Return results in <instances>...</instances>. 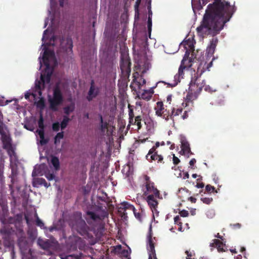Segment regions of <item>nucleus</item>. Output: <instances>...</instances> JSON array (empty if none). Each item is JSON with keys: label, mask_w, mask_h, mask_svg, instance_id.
I'll return each instance as SVG.
<instances>
[{"label": "nucleus", "mask_w": 259, "mask_h": 259, "mask_svg": "<svg viewBox=\"0 0 259 259\" xmlns=\"http://www.w3.org/2000/svg\"><path fill=\"white\" fill-rule=\"evenodd\" d=\"M182 111V108L176 109L175 108H172L171 111V119L174 122H175V120H176L175 117L179 116L180 114H181Z\"/></svg>", "instance_id": "nucleus-25"}, {"label": "nucleus", "mask_w": 259, "mask_h": 259, "mask_svg": "<svg viewBox=\"0 0 259 259\" xmlns=\"http://www.w3.org/2000/svg\"><path fill=\"white\" fill-rule=\"evenodd\" d=\"M95 90L94 85L92 84L90 88L88 95L87 97V99L89 101H92L94 98L97 96V93H95Z\"/></svg>", "instance_id": "nucleus-26"}, {"label": "nucleus", "mask_w": 259, "mask_h": 259, "mask_svg": "<svg viewBox=\"0 0 259 259\" xmlns=\"http://www.w3.org/2000/svg\"><path fill=\"white\" fill-rule=\"evenodd\" d=\"M141 0H136V4L135 5V10L136 13L139 14V7L141 4Z\"/></svg>", "instance_id": "nucleus-46"}, {"label": "nucleus", "mask_w": 259, "mask_h": 259, "mask_svg": "<svg viewBox=\"0 0 259 259\" xmlns=\"http://www.w3.org/2000/svg\"><path fill=\"white\" fill-rule=\"evenodd\" d=\"M119 209L120 212H121L122 210H123V212L124 213V211H126L127 209L135 211V208L133 205L131 204L130 203L127 202H123L121 204V205L119 207Z\"/></svg>", "instance_id": "nucleus-21"}, {"label": "nucleus", "mask_w": 259, "mask_h": 259, "mask_svg": "<svg viewBox=\"0 0 259 259\" xmlns=\"http://www.w3.org/2000/svg\"><path fill=\"white\" fill-rule=\"evenodd\" d=\"M213 242L210 243V246L211 247H214L215 246L217 248L218 251L219 252H223L225 251V250L222 247L223 242L218 239H213Z\"/></svg>", "instance_id": "nucleus-22"}, {"label": "nucleus", "mask_w": 259, "mask_h": 259, "mask_svg": "<svg viewBox=\"0 0 259 259\" xmlns=\"http://www.w3.org/2000/svg\"><path fill=\"white\" fill-rule=\"evenodd\" d=\"M152 19L151 18H148V21H147V27H148V31L149 35V37H150L151 36V33L152 31Z\"/></svg>", "instance_id": "nucleus-38"}, {"label": "nucleus", "mask_w": 259, "mask_h": 259, "mask_svg": "<svg viewBox=\"0 0 259 259\" xmlns=\"http://www.w3.org/2000/svg\"><path fill=\"white\" fill-rule=\"evenodd\" d=\"M37 133L40 138V143L41 145H45L48 142V140L45 138V132L42 130H37Z\"/></svg>", "instance_id": "nucleus-27"}, {"label": "nucleus", "mask_w": 259, "mask_h": 259, "mask_svg": "<svg viewBox=\"0 0 259 259\" xmlns=\"http://www.w3.org/2000/svg\"><path fill=\"white\" fill-rule=\"evenodd\" d=\"M70 120V118L67 116H63V120L60 123L61 130H64L66 127Z\"/></svg>", "instance_id": "nucleus-33"}, {"label": "nucleus", "mask_w": 259, "mask_h": 259, "mask_svg": "<svg viewBox=\"0 0 259 259\" xmlns=\"http://www.w3.org/2000/svg\"><path fill=\"white\" fill-rule=\"evenodd\" d=\"M161 114L162 115L160 116V117L164 119L166 121L171 119V112H170L169 110L167 109H164Z\"/></svg>", "instance_id": "nucleus-30"}, {"label": "nucleus", "mask_w": 259, "mask_h": 259, "mask_svg": "<svg viewBox=\"0 0 259 259\" xmlns=\"http://www.w3.org/2000/svg\"><path fill=\"white\" fill-rule=\"evenodd\" d=\"M186 68H189L187 65L182 64V63H181V65L179 67L178 70V73L175 75V82L174 83L171 84L169 83H167L163 81H159L157 83L160 82L163 83L165 84H167L168 87H174L176 86L178 82H180L179 80L177 81V80L178 79V78H179L180 76H182L184 75V70Z\"/></svg>", "instance_id": "nucleus-12"}, {"label": "nucleus", "mask_w": 259, "mask_h": 259, "mask_svg": "<svg viewBox=\"0 0 259 259\" xmlns=\"http://www.w3.org/2000/svg\"><path fill=\"white\" fill-rule=\"evenodd\" d=\"M148 242L147 250L148 251V259H157L156 255L154 243L152 240V236L149 234L148 236Z\"/></svg>", "instance_id": "nucleus-14"}, {"label": "nucleus", "mask_w": 259, "mask_h": 259, "mask_svg": "<svg viewBox=\"0 0 259 259\" xmlns=\"http://www.w3.org/2000/svg\"><path fill=\"white\" fill-rule=\"evenodd\" d=\"M196 159L195 158H192L190 161L189 164L191 166V168H194V167H193V166H194V165L196 163Z\"/></svg>", "instance_id": "nucleus-57"}, {"label": "nucleus", "mask_w": 259, "mask_h": 259, "mask_svg": "<svg viewBox=\"0 0 259 259\" xmlns=\"http://www.w3.org/2000/svg\"><path fill=\"white\" fill-rule=\"evenodd\" d=\"M74 105L73 104L66 106L64 108V112L66 115H69L70 113L73 112L74 110Z\"/></svg>", "instance_id": "nucleus-35"}, {"label": "nucleus", "mask_w": 259, "mask_h": 259, "mask_svg": "<svg viewBox=\"0 0 259 259\" xmlns=\"http://www.w3.org/2000/svg\"><path fill=\"white\" fill-rule=\"evenodd\" d=\"M180 214L182 217H186L188 215L189 213L187 210H183L180 212Z\"/></svg>", "instance_id": "nucleus-53"}, {"label": "nucleus", "mask_w": 259, "mask_h": 259, "mask_svg": "<svg viewBox=\"0 0 259 259\" xmlns=\"http://www.w3.org/2000/svg\"><path fill=\"white\" fill-rule=\"evenodd\" d=\"M37 243L41 248L44 250H47L53 248L54 245L57 243V241L47 239H43L39 238L37 239Z\"/></svg>", "instance_id": "nucleus-13"}, {"label": "nucleus", "mask_w": 259, "mask_h": 259, "mask_svg": "<svg viewBox=\"0 0 259 259\" xmlns=\"http://www.w3.org/2000/svg\"><path fill=\"white\" fill-rule=\"evenodd\" d=\"M54 56V53L53 52V51H51L48 49H46L44 51V55L42 56V60L47 68L50 67L49 58L51 57H53Z\"/></svg>", "instance_id": "nucleus-18"}, {"label": "nucleus", "mask_w": 259, "mask_h": 259, "mask_svg": "<svg viewBox=\"0 0 259 259\" xmlns=\"http://www.w3.org/2000/svg\"><path fill=\"white\" fill-rule=\"evenodd\" d=\"M181 149L184 154L191 153L190 145L187 141H183L182 142Z\"/></svg>", "instance_id": "nucleus-23"}, {"label": "nucleus", "mask_w": 259, "mask_h": 259, "mask_svg": "<svg viewBox=\"0 0 259 259\" xmlns=\"http://www.w3.org/2000/svg\"><path fill=\"white\" fill-rule=\"evenodd\" d=\"M45 176L46 178L49 181L53 180L55 178V175L53 173L46 174L45 175Z\"/></svg>", "instance_id": "nucleus-50"}, {"label": "nucleus", "mask_w": 259, "mask_h": 259, "mask_svg": "<svg viewBox=\"0 0 259 259\" xmlns=\"http://www.w3.org/2000/svg\"><path fill=\"white\" fill-rule=\"evenodd\" d=\"M51 163L54 167L55 170H58L60 168V162L59 158L56 156H52Z\"/></svg>", "instance_id": "nucleus-28"}, {"label": "nucleus", "mask_w": 259, "mask_h": 259, "mask_svg": "<svg viewBox=\"0 0 259 259\" xmlns=\"http://www.w3.org/2000/svg\"><path fill=\"white\" fill-rule=\"evenodd\" d=\"M61 46L62 48L67 53L72 51V40L70 38H67L66 40V46H63V42H61Z\"/></svg>", "instance_id": "nucleus-20"}, {"label": "nucleus", "mask_w": 259, "mask_h": 259, "mask_svg": "<svg viewBox=\"0 0 259 259\" xmlns=\"http://www.w3.org/2000/svg\"><path fill=\"white\" fill-rule=\"evenodd\" d=\"M101 130L103 132L105 131V130L108 128V123L107 122H103L101 123Z\"/></svg>", "instance_id": "nucleus-47"}, {"label": "nucleus", "mask_w": 259, "mask_h": 259, "mask_svg": "<svg viewBox=\"0 0 259 259\" xmlns=\"http://www.w3.org/2000/svg\"><path fill=\"white\" fill-rule=\"evenodd\" d=\"M167 145H170V149L172 150L175 148V144H171V143L170 141L167 142Z\"/></svg>", "instance_id": "nucleus-61"}, {"label": "nucleus", "mask_w": 259, "mask_h": 259, "mask_svg": "<svg viewBox=\"0 0 259 259\" xmlns=\"http://www.w3.org/2000/svg\"><path fill=\"white\" fill-rule=\"evenodd\" d=\"M148 18L152 19V12L151 11V1L149 2V5L148 6Z\"/></svg>", "instance_id": "nucleus-48"}, {"label": "nucleus", "mask_w": 259, "mask_h": 259, "mask_svg": "<svg viewBox=\"0 0 259 259\" xmlns=\"http://www.w3.org/2000/svg\"><path fill=\"white\" fill-rule=\"evenodd\" d=\"M131 62L128 56L126 54L121 55L120 67L121 73L124 77H128L131 71Z\"/></svg>", "instance_id": "nucleus-7"}, {"label": "nucleus", "mask_w": 259, "mask_h": 259, "mask_svg": "<svg viewBox=\"0 0 259 259\" xmlns=\"http://www.w3.org/2000/svg\"><path fill=\"white\" fill-rule=\"evenodd\" d=\"M35 88L36 90L40 91L44 88L42 87V82L41 81L40 79V80L37 81V82H35Z\"/></svg>", "instance_id": "nucleus-42"}, {"label": "nucleus", "mask_w": 259, "mask_h": 259, "mask_svg": "<svg viewBox=\"0 0 259 259\" xmlns=\"http://www.w3.org/2000/svg\"><path fill=\"white\" fill-rule=\"evenodd\" d=\"M3 148L7 151V154L10 157V161L11 163L18 161V157L15 152V148L13 146L12 141L2 144Z\"/></svg>", "instance_id": "nucleus-10"}, {"label": "nucleus", "mask_w": 259, "mask_h": 259, "mask_svg": "<svg viewBox=\"0 0 259 259\" xmlns=\"http://www.w3.org/2000/svg\"><path fill=\"white\" fill-rule=\"evenodd\" d=\"M2 233L5 234V236L3 237L5 245L9 246L11 244L10 234L6 233L5 231H2Z\"/></svg>", "instance_id": "nucleus-32"}, {"label": "nucleus", "mask_w": 259, "mask_h": 259, "mask_svg": "<svg viewBox=\"0 0 259 259\" xmlns=\"http://www.w3.org/2000/svg\"><path fill=\"white\" fill-rule=\"evenodd\" d=\"M153 91L152 90H144L141 95V98L145 100H149L152 98Z\"/></svg>", "instance_id": "nucleus-24"}, {"label": "nucleus", "mask_w": 259, "mask_h": 259, "mask_svg": "<svg viewBox=\"0 0 259 259\" xmlns=\"http://www.w3.org/2000/svg\"><path fill=\"white\" fill-rule=\"evenodd\" d=\"M230 226L233 228V229H240L241 227V225L239 223H236V224H231L230 225Z\"/></svg>", "instance_id": "nucleus-55"}, {"label": "nucleus", "mask_w": 259, "mask_h": 259, "mask_svg": "<svg viewBox=\"0 0 259 259\" xmlns=\"http://www.w3.org/2000/svg\"><path fill=\"white\" fill-rule=\"evenodd\" d=\"M142 117L141 116H137L134 119V125H137L138 129L140 130L142 127Z\"/></svg>", "instance_id": "nucleus-36"}, {"label": "nucleus", "mask_w": 259, "mask_h": 259, "mask_svg": "<svg viewBox=\"0 0 259 259\" xmlns=\"http://www.w3.org/2000/svg\"><path fill=\"white\" fill-rule=\"evenodd\" d=\"M188 200H190L192 203H195L196 202V199L193 197H190L188 198Z\"/></svg>", "instance_id": "nucleus-62"}, {"label": "nucleus", "mask_w": 259, "mask_h": 259, "mask_svg": "<svg viewBox=\"0 0 259 259\" xmlns=\"http://www.w3.org/2000/svg\"><path fill=\"white\" fill-rule=\"evenodd\" d=\"M198 76L196 77L194 76L190 83L189 91L185 99L186 105L189 103H192L194 100L197 98L204 85V80H201Z\"/></svg>", "instance_id": "nucleus-2"}, {"label": "nucleus", "mask_w": 259, "mask_h": 259, "mask_svg": "<svg viewBox=\"0 0 259 259\" xmlns=\"http://www.w3.org/2000/svg\"><path fill=\"white\" fill-rule=\"evenodd\" d=\"M64 138V132H61L57 134L54 138V143L55 145H57L59 144L60 142V140Z\"/></svg>", "instance_id": "nucleus-34"}, {"label": "nucleus", "mask_w": 259, "mask_h": 259, "mask_svg": "<svg viewBox=\"0 0 259 259\" xmlns=\"http://www.w3.org/2000/svg\"><path fill=\"white\" fill-rule=\"evenodd\" d=\"M0 135L2 144L12 141L9 131L7 125L3 122L0 123Z\"/></svg>", "instance_id": "nucleus-11"}, {"label": "nucleus", "mask_w": 259, "mask_h": 259, "mask_svg": "<svg viewBox=\"0 0 259 259\" xmlns=\"http://www.w3.org/2000/svg\"><path fill=\"white\" fill-rule=\"evenodd\" d=\"M180 218L179 215H177L174 218V222L176 224H177L178 225H180L181 226L182 223L180 222Z\"/></svg>", "instance_id": "nucleus-52"}, {"label": "nucleus", "mask_w": 259, "mask_h": 259, "mask_svg": "<svg viewBox=\"0 0 259 259\" xmlns=\"http://www.w3.org/2000/svg\"><path fill=\"white\" fill-rule=\"evenodd\" d=\"M185 253L187 255V259H191V257L192 256V253L188 250H186Z\"/></svg>", "instance_id": "nucleus-59"}, {"label": "nucleus", "mask_w": 259, "mask_h": 259, "mask_svg": "<svg viewBox=\"0 0 259 259\" xmlns=\"http://www.w3.org/2000/svg\"><path fill=\"white\" fill-rule=\"evenodd\" d=\"M35 183L38 185H43L46 188H48L49 186H50V184H48L45 179L42 178H38L36 179Z\"/></svg>", "instance_id": "nucleus-29"}, {"label": "nucleus", "mask_w": 259, "mask_h": 259, "mask_svg": "<svg viewBox=\"0 0 259 259\" xmlns=\"http://www.w3.org/2000/svg\"><path fill=\"white\" fill-rule=\"evenodd\" d=\"M181 45H183L185 49L186 50L183 58L181 61L182 64H186L188 66V67H191L192 65V63L195 61V59H196L199 61H201L200 65L198 68V71L197 73V75H199V76H200L204 71L203 68L201 69V65L203 64V62H201L202 60L201 58H192L189 57L190 51L187 49V46H188V47L190 48V49H194V46L193 44H191L190 42L189 43L188 41L186 40L182 42L181 44Z\"/></svg>", "instance_id": "nucleus-5"}, {"label": "nucleus", "mask_w": 259, "mask_h": 259, "mask_svg": "<svg viewBox=\"0 0 259 259\" xmlns=\"http://www.w3.org/2000/svg\"><path fill=\"white\" fill-rule=\"evenodd\" d=\"M69 225L73 231H76L81 236H89L90 228L82 219L81 213L73 215L69 222Z\"/></svg>", "instance_id": "nucleus-3"}, {"label": "nucleus", "mask_w": 259, "mask_h": 259, "mask_svg": "<svg viewBox=\"0 0 259 259\" xmlns=\"http://www.w3.org/2000/svg\"><path fill=\"white\" fill-rule=\"evenodd\" d=\"M201 200L205 204H209L212 201L213 199L211 197H203L201 198Z\"/></svg>", "instance_id": "nucleus-41"}, {"label": "nucleus", "mask_w": 259, "mask_h": 259, "mask_svg": "<svg viewBox=\"0 0 259 259\" xmlns=\"http://www.w3.org/2000/svg\"><path fill=\"white\" fill-rule=\"evenodd\" d=\"M16 220L17 221H21L22 219V215L21 214H17L16 215Z\"/></svg>", "instance_id": "nucleus-58"}, {"label": "nucleus", "mask_w": 259, "mask_h": 259, "mask_svg": "<svg viewBox=\"0 0 259 259\" xmlns=\"http://www.w3.org/2000/svg\"><path fill=\"white\" fill-rule=\"evenodd\" d=\"M60 127V124L58 122H54L52 124V129L55 132L59 131Z\"/></svg>", "instance_id": "nucleus-39"}, {"label": "nucleus", "mask_w": 259, "mask_h": 259, "mask_svg": "<svg viewBox=\"0 0 259 259\" xmlns=\"http://www.w3.org/2000/svg\"><path fill=\"white\" fill-rule=\"evenodd\" d=\"M189 178V175L188 172H184L183 174V179H186Z\"/></svg>", "instance_id": "nucleus-64"}, {"label": "nucleus", "mask_w": 259, "mask_h": 259, "mask_svg": "<svg viewBox=\"0 0 259 259\" xmlns=\"http://www.w3.org/2000/svg\"><path fill=\"white\" fill-rule=\"evenodd\" d=\"M108 211L105 208V209L101 210V211H100L98 214L93 211L88 210L86 212L84 218L88 223L90 224L92 221H93L94 222L102 221L105 218H108Z\"/></svg>", "instance_id": "nucleus-6"}, {"label": "nucleus", "mask_w": 259, "mask_h": 259, "mask_svg": "<svg viewBox=\"0 0 259 259\" xmlns=\"http://www.w3.org/2000/svg\"><path fill=\"white\" fill-rule=\"evenodd\" d=\"M80 239V238H76L75 239V244L71 245V248H72V249L73 250L76 249L77 247H78L80 249V247L78 246V245H77L78 243L79 242Z\"/></svg>", "instance_id": "nucleus-44"}, {"label": "nucleus", "mask_w": 259, "mask_h": 259, "mask_svg": "<svg viewBox=\"0 0 259 259\" xmlns=\"http://www.w3.org/2000/svg\"><path fill=\"white\" fill-rule=\"evenodd\" d=\"M236 10L235 2L230 5L225 0H214L207 6L201 24L196 28L198 35L203 38L209 34L219 33Z\"/></svg>", "instance_id": "nucleus-1"}, {"label": "nucleus", "mask_w": 259, "mask_h": 259, "mask_svg": "<svg viewBox=\"0 0 259 259\" xmlns=\"http://www.w3.org/2000/svg\"><path fill=\"white\" fill-rule=\"evenodd\" d=\"M188 117V112H187V111H185L184 112L183 114L181 116L180 118H181V119L184 120V119L187 118Z\"/></svg>", "instance_id": "nucleus-56"}, {"label": "nucleus", "mask_w": 259, "mask_h": 259, "mask_svg": "<svg viewBox=\"0 0 259 259\" xmlns=\"http://www.w3.org/2000/svg\"><path fill=\"white\" fill-rule=\"evenodd\" d=\"M160 143L157 142L155 145L151 148L148 154L146 156V158L149 162H152L153 160H157L158 163H164L163 161V158L161 155H158L156 149L159 146Z\"/></svg>", "instance_id": "nucleus-9"}, {"label": "nucleus", "mask_w": 259, "mask_h": 259, "mask_svg": "<svg viewBox=\"0 0 259 259\" xmlns=\"http://www.w3.org/2000/svg\"><path fill=\"white\" fill-rule=\"evenodd\" d=\"M140 80H141V82H139V85H144V84H145L146 83V80L144 78L141 77L140 78Z\"/></svg>", "instance_id": "nucleus-60"}, {"label": "nucleus", "mask_w": 259, "mask_h": 259, "mask_svg": "<svg viewBox=\"0 0 259 259\" xmlns=\"http://www.w3.org/2000/svg\"><path fill=\"white\" fill-rule=\"evenodd\" d=\"M156 198L154 194H149L147 197L148 204L153 212L154 210L156 211V208L158 204Z\"/></svg>", "instance_id": "nucleus-17"}, {"label": "nucleus", "mask_w": 259, "mask_h": 259, "mask_svg": "<svg viewBox=\"0 0 259 259\" xmlns=\"http://www.w3.org/2000/svg\"><path fill=\"white\" fill-rule=\"evenodd\" d=\"M218 42V39L217 38H212L211 39L210 41V44L207 47L206 50V54H207V57H211L213 56Z\"/></svg>", "instance_id": "nucleus-15"}, {"label": "nucleus", "mask_w": 259, "mask_h": 259, "mask_svg": "<svg viewBox=\"0 0 259 259\" xmlns=\"http://www.w3.org/2000/svg\"><path fill=\"white\" fill-rule=\"evenodd\" d=\"M52 74V70H50V67L45 69L44 72H43L40 75V80L42 82V87H45V83H49L51 80V77Z\"/></svg>", "instance_id": "nucleus-16"}, {"label": "nucleus", "mask_w": 259, "mask_h": 259, "mask_svg": "<svg viewBox=\"0 0 259 259\" xmlns=\"http://www.w3.org/2000/svg\"><path fill=\"white\" fill-rule=\"evenodd\" d=\"M35 217L36 218V225L37 226H39L40 227H42V226H44V224L43 223V222L39 219L37 213L35 214Z\"/></svg>", "instance_id": "nucleus-43"}, {"label": "nucleus", "mask_w": 259, "mask_h": 259, "mask_svg": "<svg viewBox=\"0 0 259 259\" xmlns=\"http://www.w3.org/2000/svg\"><path fill=\"white\" fill-rule=\"evenodd\" d=\"M83 254L79 252L78 254H72L65 256L63 259H81Z\"/></svg>", "instance_id": "nucleus-31"}, {"label": "nucleus", "mask_w": 259, "mask_h": 259, "mask_svg": "<svg viewBox=\"0 0 259 259\" xmlns=\"http://www.w3.org/2000/svg\"><path fill=\"white\" fill-rule=\"evenodd\" d=\"M205 190L208 193H211L215 191V188L210 185H207L205 187Z\"/></svg>", "instance_id": "nucleus-45"}, {"label": "nucleus", "mask_w": 259, "mask_h": 259, "mask_svg": "<svg viewBox=\"0 0 259 259\" xmlns=\"http://www.w3.org/2000/svg\"><path fill=\"white\" fill-rule=\"evenodd\" d=\"M38 125L39 128H40L39 130L44 131L45 125L44 123V119L41 115L40 116V118L38 120Z\"/></svg>", "instance_id": "nucleus-37"}, {"label": "nucleus", "mask_w": 259, "mask_h": 259, "mask_svg": "<svg viewBox=\"0 0 259 259\" xmlns=\"http://www.w3.org/2000/svg\"><path fill=\"white\" fill-rule=\"evenodd\" d=\"M129 119L133 120V118L134 117V113L133 110L132 109H129Z\"/></svg>", "instance_id": "nucleus-54"}, {"label": "nucleus", "mask_w": 259, "mask_h": 259, "mask_svg": "<svg viewBox=\"0 0 259 259\" xmlns=\"http://www.w3.org/2000/svg\"><path fill=\"white\" fill-rule=\"evenodd\" d=\"M134 212L136 218L140 220L141 219V214L140 213H136L135 211Z\"/></svg>", "instance_id": "nucleus-63"}, {"label": "nucleus", "mask_w": 259, "mask_h": 259, "mask_svg": "<svg viewBox=\"0 0 259 259\" xmlns=\"http://www.w3.org/2000/svg\"><path fill=\"white\" fill-rule=\"evenodd\" d=\"M172 155H173V157H172L173 163L175 165H177L178 164H179L180 163V160L177 157H176L175 156V155L174 154H173Z\"/></svg>", "instance_id": "nucleus-51"}, {"label": "nucleus", "mask_w": 259, "mask_h": 259, "mask_svg": "<svg viewBox=\"0 0 259 259\" xmlns=\"http://www.w3.org/2000/svg\"><path fill=\"white\" fill-rule=\"evenodd\" d=\"M203 88H204V89L206 92L209 93H212L215 91V90H212V89L209 85H205V83L204 84V85Z\"/></svg>", "instance_id": "nucleus-49"}, {"label": "nucleus", "mask_w": 259, "mask_h": 259, "mask_svg": "<svg viewBox=\"0 0 259 259\" xmlns=\"http://www.w3.org/2000/svg\"><path fill=\"white\" fill-rule=\"evenodd\" d=\"M62 93L58 85H56L53 89V96H48L49 108L53 111H57L58 107L63 102Z\"/></svg>", "instance_id": "nucleus-4"}, {"label": "nucleus", "mask_w": 259, "mask_h": 259, "mask_svg": "<svg viewBox=\"0 0 259 259\" xmlns=\"http://www.w3.org/2000/svg\"><path fill=\"white\" fill-rule=\"evenodd\" d=\"M199 178L197 179V183L196 185V187L198 188H203L204 186V184L202 182H200L202 180V177L200 176H199Z\"/></svg>", "instance_id": "nucleus-40"}, {"label": "nucleus", "mask_w": 259, "mask_h": 259, "mask_svg": "<svg viewBox=\"0 0 259 259\" xmlns=\"http://www.w3.org/2000/svg\"><path fill=\"white\" fill-rule=\"evenodd\" d=\"M145 180L144 185L146 188V191L144 192V195H147L149 194H154L155 197H159V191L155 187L154 183L152 182L150 178L147 175H144Z\"/></svg>", "instance_id": "nucleus-8"}, {"label": "nucleus", "mask_w": 259, "mask_h": 259, "mask_svg": "<svg viewBox=\"0 0 259 259\" xmlns=\"http://www.w3.org/2000/svg\"><path fill=\"white\" fill-rule=\"evenodd\" d=\"M164 105L162 101H158L156 103V105L154 107L155 114L157 116L160 117L161 113L164 109Z\"/></svg>", "instance_id": "nucleus-19"}]
</instances>
